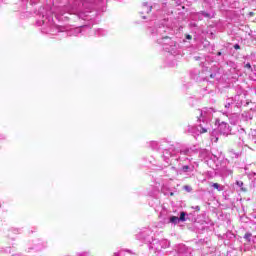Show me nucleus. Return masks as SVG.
<instances>
[{"mask_svg": "<svg viewBox=\"0 0 256 256\" xmlns=\"http://www.w3.org/2000/svg\"><path fill=\"white\" fill-rule=\"evenodd\" d=\"M190 169H191V167H189L188 165H185V166L182 167V171L184 173H187Z\"/></svg>", "mask_w": 256, "mask_h": 256, "instance_id": "obj_20", "label": "nucleus"}, {"mask_svg": "<svg viewBox=\"0 0 256 256\" xmlns=\"http://www.w3.org/2000/svg\"><path fill=\"white\" fill-rule=\"evenodd\" d=\"M77 256H91V254H89V252H82V253L78 254Z\"/></svg>", "mask_w": 256, "mask_h": 256, "instance_id": "obj_22", "label": "nucleus"}, {"mask_svg": "<svg viewBox=\"0 0 256 256\" xmlns=\"http://www.w3.org/2000/svg\"><path fill=\"white\" fill-rule=\"evenodd\" d=\"M150 147L154 151H157V149H159V143L157 141H152V142H150Z\"/></svg>", "mask_w": 256, "mask_h": 256, "instance_id": "obj_15", "label": "nucleus"}, {"mask_svg": "<svg viewBox=\"0 0 256 256\" xmlns=\"http://www.w3.org/2000/svg\"><path fill=\"white\" fill-rule=\"evenodd\" d=\"M234 49H241V46H239V44H235Z\"/></svg>", "mask_w": 256, "mask_h": 256, "instance_id": "obj_26", "label": "nucleus"}, {"mask_svg": "<svg viewBox=\"0 0 256 256\" xmlns=\"http://www.w3.org/2000/svg\"><path fill=\"white\" fill-rule=\"evenodd\" d=\"M184 189H185V191H187L188 193H191V191H193V189L191 188V186H188V185L184 186Z\"/></svg>", "mask_w": 256, "mask_h": 256, "instance_id": "obj_21", "label": "nucleus"}, {"mask_svg": "<svg viewBox=\"0 0 256 256\" xmlns=\"http://www.w3.org/2000/svg\"><path fill=\"white\" fill-rule=\"evenodd\" d=\"M185 217H187V213L181 212V213H180V217L178 218V219H179V222H180V221H182V222L187 221V218H185Z\"/></svg>", "mask_w": 256, "mask_h": 256, "instance_id": "obj_17", "label": "nucleus"}, {"mask_svg": "<svg viewBox=\"0 0 256 256\" xmlns=\"http://www.w3.org/2000/svg\"><path fill=\"white\" fill-rule=\"evenodd\" d=\"M193 37L191 35H186V39L191 40Z\"/></svg>", "mask_w": 256, "mask_h": 256, "instance_id": "obj_28", "label": "nucleus"}, {"mask_svg": "<svg viewBox=\"0 0 256 256\" xmlns=\"http://www.w3.org/2000/svg\"><path fill=\"white\" fill-rule=\"evenodd\" d=\"M113 256H119V252L114 253Z\"/></svg>", "mask_w": 256, "mask_h": 256, "instance_id": "obj_32", "label": "nucleus"}, {"mask_svg": "<svg viewBox=\"0 0 256 256\" xmlns=\"http://www.w3.org/2000/svg\"><path fill=\"white\" fill-rule=\"evenodd\" d=\"M167 31H169V28L165 27V25L158 26L152 30V35L155 37L156 42L162 45L164 51L175 55L177 49H179V44L173 41L171 37L165 36Z\"/></svg>", "mask_w": 256, "mask_h": 256, "instance_id": "obj_1", "label": "nucleus"}, {"mask_svg": "<svg viewBox=\"0 0 256 256\" xmlns=\"http://www.w3.org/2000/svg\"><path fill=\"white\" fill-rule=\"evenodd\" d=\"M163 157L167 161L169 159V157H173V152H171L170 150H164Z\"/></svg>", "mask_w": 256, "mask_h": 256, "instance_id": "obj_14", "label": "nucleus"}, {"mask_svg": "<svg viewBox=\"0 0 256 256\" xmlns=\"http://www.w3.org/2000/svg\"><path fill=\"white\" fill-rule=\"evenodd\" d=\"M214 169H217V166H216V168H214Z\"/></svg>", "mask_w": 256, "mask_h": 256, "instance_id": "obj_39", "label": "nucleus"}, {"mask_svg": "<svg viewBox=\"0 0 256 256\" xmlns=\"http://www.w3.org/2000/svg\"><path fill=\"white\" fill-rule=\"evenodd\" d=\"M242 145H245V142H244V141H242Z\"/></svg>", "mask_w": 256, "mask_h": 256, "instance_id": "obj_38", "label": "nucleus"}, {"mask_svg": "<svg viewBox=\"0 0 256 256\" xmlns=\"http://www.w3.org/2000/svg\"><path fill=\"white\" fill-rule=\"evenodd\" d=\"M87 5H89V2H83L82 3V7H87Z\"/></svg>", "mask_w": 256, "mask_h": 256, "instance_id": "obj_25", "label": "nucleus"}, {"mask_svg": "<svg viewBox=\"0 0 256 256\" xmlns=\"http://www.w3.org/2000/svg\"><path fill=\"white\" fill-rule=\"evenodd\" d=\"M218 139H219V138H216V139L214 140V142L217 143Z\"/></svg>", "mask_w": 256, "mask_h": 256, "instance_id": "obj_35", "label": "nucleus"}, {"mask_svg": "<svg viewBox=\"0 0 256 256\" xmlns=\"http://www.w3.org/2000/svg\"><path fill=\"white\" fill-rule=\"evenodd\" d=\"M200 117L202 118V123L199 124L198 126H191L188 125L186 129V133H189L190 135H193L194 137L196 135H201V133H207L210 124L205 122V117H207V112L206 111H201Z\"/></svg>", "mask_w": 256, "mask_h": 256, "instance_id": "obj_2", "label": "nucleus"}, {"mask_svg": "<svg viewBox=\"0 0 256 256\" xmlns=\"http://www.w3.org/2000/svg\"><path fill=\"white\" fill-rule=\"evenodd\" d=\"M218 131L221 135H228L231 133V129L229 128V124L222 122L218 126Z\"/></svg>", "mask_w": 256, "mask_h": 256, "instance_id": "obj_6", "label": "nucleus"}, {"mask_svg": "<svg viewBox=\"0 0 256 256\" xmlns=\"http://www.w3.org/2000/svg\"><path fill=\"white\" fill-rule=\"evenodd\" d=\"M245 67H246V69H251V64H250V63H247V64L245 65Z\"/></svg>", "mask_w": 256, "mask_h": 256, "instance_id": "obj_27", "label": "nucleus"}, {"mask_svg": "<svg viewBox=\"0 0 256 256\" xmlns=\"http://www.w3.org/2000/svg\"><path fill=\"white\" fill-rule=\"evenodd\" d=\"M95 35L97 37H103V36L107 35V31H105L104 29H98L95 31Z\"/></svg>", "mask_w": 256, "mask_h": 256, "instance_id": "obj_12", "label": "nucleus"}, {"mask_svg": "<svg viewBox=\"0 0 256 256\" xmlns=\"http://www.w3.org/2000/svg\"><path fill=\"white\" fill-rule=\"evenodd\" d=\"M221 175L224 177H229V175H233V170L227 168V167H222L221 168Z\"/></svg>", "mask_w": 256, "mask_h": 256, "instance_id": "obj_8", "label": "nucleus"}, {"mask_svg": "<svg viewBox=\"0 0 256 256\" xmlns=\"http://www.w3.org/2000/svg\"><path fill=\"white\" fill-rule=\"evenodd\" d=\"M211 187L217 189V191H223L224 187L219 185V183H212Z\"/></svg>", "mask_w": 256, "mask_h": 256, "instance_id": "obj_16", "label": "nucleus"}, {"mask_svg": "<svg viewBox=\"0 0 256 256\" xmlns=\"http://www.w3.org/2000/svg\"><path fill=\"white\" fill-rule=\"evenodd\" d=\"M144 13H151V9H153V5L149 4V2H144L142 4Z\"/></svg>", "mask_w": 256, "mask_h": 256, "instance_id": "obj_9", "label": "nucleus"}, {"mask_svg": "<svg viewBox=\"0 0 256 256\" xmlns=\"http://www.w3.org/2000/svg\"><path fill=\"white\" fill-rule=\"evenodd\" d=\"M252 141H254V143H256V137L252 136Z\"/></svg>", "mask_w": 256, "mask_h": 256, "instance_id": "obj_31", "label": "nucleus"}, {"mask_svg": "<svg viewBox=\"0 0 256 256\" xmlns=\"http://www.w3.org/2000/svg\"><path fill=\"white\" fill-rule=\"evenodd\" d=\"M253 219H254V223L256 225V214L253 216Z\"/></svg>", "mask_w": 256, "mask_h": 256, "instance_id": "obj_30", "label": "nucleus"}, {"mask_svg": "<svg viewBox=\"0 0 256 256\" xmlns=\"http://www.w3.org/2000/svg\"><path fill=\"white\" fill-rule=\"evenodd\" d=\"M170 169L174 172L175 175H177V168L172 166V167H170Z\"/></svg>", "mask_w": 256, "mask_h": 256, "instance_id": "obj_23", "label": "nucleus"}, {"mask_svg": "<svg viewBox=\"0 0 256 256\" xmlns=\"http://www.w3.org/2000/svg\"><path fill=\"white\" fill-rule=\"evenodd\" d=\"M231 105H232V103H231V102H228V103H226L225 108H226V109H229V107H231Z\"/></svg>", "mask_w": 256, "mask_h": 256, "instance_id": "obj_24", "label": "nucleus"}, {"mask_svg": "<svg viewBox=\"0 0 256 256\" xmlns=\"http://www.w3.org/2000/svg\"><path fill=\"white\" fill-rule=\"evenodd\" d=\"M210 77L213 78L214 77L213 74H211Z\"/></svg>", "mask_w": 256, "mask_h": 256, "instance_id": "obj_37", "label": "nucleus"}, {"mask_svg": "<svg viewBox=\"0 0 256 256\" xmlns=\"http://www.w3.org/2000/svg\"><path fill=\"white\" fill-rule=\"evenodd\" d=\"M201 15H202V17H206V18H208V19H211V18L214 17V14L207 13V12H201V13L197 14V17H198L199 19H201Z\"/></svg>", "mask_w": 256, "mask_h": 256, "instance_id": "obj_10", "label": "nucleus"}, {"mask_svg": "<svg viewBox=\"0 0 256 256\" xmlns=\"http://www.w3.org/2000/svg\"><path fill=\"white\" fill-rule=\"evenodd\" d=\"M195 60H196V61H199V57H195Z\"/></svg>", "mask_w": 256, "mask_h": 256, "instance_id": "obj_34", "label": "nucleus"}, {"mask_svg": "<svg viewBox=\"0 0 256 256\" xmlns=\"http://www.w3.org/2000/svg\"><path fill=\"white\" fill-rule=\"evenodd\" d=\"M43 25H45V20L42 21Z\"/></svg>", "mask_w": 256, "mask_h": 256, "instance_id": "obj_36", "label": "nucleus"}, {"mask_svg": "<svg viewBox=\"0 0 256 256\" xmlns=\"http://www.w3.org/2000/svg\"><path fill=\"white\" fill-rule=\"evenodd\" d=\"M65 28L63 26H57L55 24H50L49 28H43V33H49L50 35H57V33H61Z\"/></svg>", "mask_w": 256, "mask_h": 256, "instance_id": "obj_5", "label": "nucleus"}, {"mask_svg": "<svg viewBox=\"0 0 256 256\" xmlns=\"http://www.w3.org/2000/svg\"><path fill=\"white\" fill-rule=\"evenodd\" d=\"M195 209H196V211H200L201 210V208L199 206H196Z\"/></svg>", "mask_w": 256, "mask_h": 256, "instance_id": "obj_29", "label": "nucleus"}, {"mask_svg": "<svg viewBox=\"0 0 256 256\" xmlns=\"http://www.w3.org/2000/svg\"><path fill=\"white\" fill-rule=\"evenodd\" d=\"M151 235H153V232H151V230H149V229H146V230L140 232L139 234H137L136 237H137V239H140L141 241H145L146 243H150L151 248L155 249V243L157 242V240H153Z\"/></svg>", "mask_w": 256, "mask_h": 256, "instance_id": "obj_4", "label": "nucleus"}, {"mask_svg": "<svg viewBox=\"0 0 256 256\" xmlns=\"http://www.w3.org/2000/svg\"><path fill=\"white\" fill-rule=\"evenodd\" d=\"M251 237H252V234L249 232L244 235V239H246V241H251Z\"/></svg>", "mask_w": 256, "mask_h": 256, "instance_id": "obj_19", "label": "nucleus"}, {"mask_svg": "<svg viewBox=\"0 0 256 256\" xmlns=\"http://www.w3.org/2000/svg\"><path fill=\"white\" fill-rule=\"evenodd\" d=\"M76 13H78V17L80 19H83V21H87L86 24L83 26L77 27L73 30L74 35H79L80 33H83V29H91L93 27V18L89 15L91 11H83L81 9L76 10Z\"/></svg>", "mask_w": 256, "mask_h": 256, "instance_id": "obj_3", "label": "nucleus"}, {"mask_svg": "<svg viewBox=\"0 0 256 256\" xmlns=\"http://www.w3.org/2000/svg\"><path fill=\"white\" fill-rule=\"evenodd\" d=\"M211 153L207 149L199 150V158L203 161V159H207Z\"/></svg>", "mask_w": 256, "mask_h": 256, "instance_id": "obj_7", "label": "nucleus"}, {"mask_svg": "<svg viewBox=\"0 0 256 256\" xmlns=\"http://www.w3.org/2000/svg\"><path fill=\"white\" fill-rule=\"evenodd\" d=\"M217 55H218V57H221V52H218Z\"/></svg>", "mask_w": 256, "mask_h": 256, "instance_id": "obj_33", "label": "nucleus"}, {"mask_svg": "<svg viewBox=\"0 0 256 256\" xmlns=\"http://www.w3.org/2000/svg\"><path fill=\"white\" fill-rule=\"evenodd\" d=\"M169 223H172V225H177L179 224V217L177 216H171L169 218Z\"/></svg>", "mask_w": 256, "mask_h": 256, "instance_id": "obj_13", "label": "nucleus"}, {"mask_svg": "<svg viewBox=\"0 0 256 256\" xmlns=\"http://www.w3.org/2000/svg\"><path fill=\"white\" fill-rule=\"evenodd\" d=\"M191 149L189 148H184L180 150V155H187L188 157H191Z\"/></svg>", "mask_w": 256, "mask_h": 256, "instance_id": "obj_11", "label": "nucleus"}, {"mask_svg": "<svg viewBox=\"0 0 256 256\" xmlns=\"http://www.w3.org/2000/svg\"><path fill=\"white\" fill-rule=\"evenodd\" d=\"M237 187H240L242 191H247V189L243 188V181H236Z\"/></svg>", "mask_w": 256, "mask_h": 256, "instance_id": "obj_18", "label": "nucleus"}]
</instances>
